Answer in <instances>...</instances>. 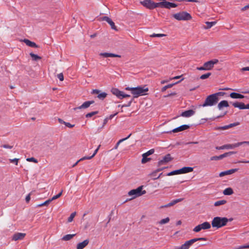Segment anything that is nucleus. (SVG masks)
I'll use <instances>...</instances> for the list:
<instances>
[{"instance_id": "nucleus-1", "label": "nucleus", "mask_w": 249, "mask_h": 249, "mask_svg": "<svg viewBox=\"0 0 249 249\" xmlns=\"http://www.w3.org/2000/svg\"><path fill=\"white\" fill-rule=\"evenodd\" d=\"M125 90H130L134 98H137L140 96H143L147 94L148 91V88L146 86H138L134 88H125Z\"/></svg>"}, {"instance_id": "nucleus-2", "label": "nucleus", "mask_w": 249, "mask_h": 249, "mask_svg": "<svg viewBox=\"0 0 249 249\" xmlns=\"http://www.w3.org/2000/svg\"><path fill=\"white\" fill-rule=\"evenodd\" d=\"M229 220L226 217H215L212 221V226L217 229L220 228L227 225Z\"/></svg>"}, {"instance_id": "nucleus-3", "label": "nucleus", "mask_w": 249, "mask_h": 249, "mask_svg": "<svg viewBox=\"0 0 249 249\" xmlns=\"http://www.w3.org/2000/svg\"><path fill=\"white\" fill-rule=\"evenodd\" d=\"M219 98L215 97L214 94L208 96L204 103L200 105L202 107H212L215 105L218 102Z\"/></svg>"}, {"instance_id": "nucleus-4", "label": "nucleus", "mask_w": 249, "mask_h": 249, "mask_svg": "<svg viewBox=\"0 0 249 249\" xmlns=\"http://www.w3.org/2000/svg\"><path fill=\"white\" fill-rule=\"evenodd\" d=\"M143 186H141L136 189H133L128 193V195L131 196L129 199L135 198L138 196H140L146 193L145 190H142Z\"/></svg>"}, {"instance_id": "nucleus-5", "label": "nucleus", "mask_w": 249, "mask_h": 249, "mask_svg": "<svg viewBox=\"0 0 249 249\" xmlns=\"http://www.w3.org/2000/svg\"><path fill=\"white\" fill-rule=\"evenodd\" d=\"M173 17L178 20H189L192 19L191 15L186 12H181L173 15Z\"/></svg>"}, {"instance_id": "nucleus-6", "label": "nucleus", "mask_w": 249, "mask_h": 249, "mask_svg": "<svg viewBox=\"0 0 249 249\" xmlns=\"http://www.w3.org/2000/svg\"><path fill=\"white\" fill-rule=\"evenodd\" d=\"M143 6L149 9H153L159 6V3H155L151 0H144L140 2Z\"/></svg>"}, {"instance_id": "nucleus-7", "label": "nucleus", "mask_w": 249, "mask_h": 249, "mask_svg": "<svg viewBox=\"0 0 249 249\" xmlns=\"http://www.w3.org/2000/svg\"><path fill=\"white\" fill-rule=\"evenodd\" d=\"M211 228V224L208 222H204L202 224H199L196 226L193 231L195 232H199L201 230H207Z\"/></svg>"}, {"instance_id": "nucleus-8", "label": "nucleus", "mask_w": 249, "mask_h": 249, "mask_svg": "<svg viewBox=\"0 0 249 249\" xmlns=\"http://www.w3.org/2000/svg\"><path fill=\"white\" fill-rule=\"evenodd\" d=\"M218 60L217 59H213V60L208 61L204 63V66L207 71H210L213 69L215 64H217Z\"/></svg>"}, {"instance_id": "nucleus-9", "label": "nucleus", "mask_w": 249, "mask_h": 249, "mask_svg": "<svg viewBox=\"0 0 249 249\" xmlns=\"http://www.w3.org/2000/svg\"><path fill=\"white\" fill-rule=\"evenodd\" d=\"M172 160L173 158L171 157L170 154H166L162 158L161 160L158 161V166H160L161 165L166 164L169 161H171Z\"/></svg>"}, {"instance_id": "nucleus-10", "label": "nucleus", "mask_w": 249, "mask_h": 249, "mask_svg": "<svg viewBox=\"0 0 249 249\" xmlns=\"http://www.w3.org/2000/svg\"><path fill=\"white\" fill-rule=\"evenodd\" d=\"M159 6L161 7L170 9L171 8H175L177 7L178 5L175 3L163 1L159 3Z\"/></svg>"}, {"instance_id": "nucleus-11", "label": "nucleus", "mask_w": 249, "mask_h": 249, "mask_svg": "<svg viewBox=\"0 0 249 249\" xmlns=\"http://www.w3.org/2000/svg\"><path fill=\"white\" fill-rule=\"evenodd\" d=\"M111 92L113 94L116 95L119 99H122L124 98V92L119 90L116 88H113L111 89Z\"/></svg>"}, {"instance_id": "nucleus-12", "label": "nucleus", "mask_w": 249, "mask_h": 249, "mask_svg": "<svg viewBox=\"0 0 249 249\" xmlns=\"http://www.w3.org/2000/svg\"><path fill=\"white\" fill-rule=\"evenodd\" d=\"M100 90L98 89H93L92 91V93L98 94L97 97L99 99H104L107 97V94L105 92H102L100 93Z\"/></svg>"}, {"instance_id": "nucleus-13", "label": "nucleus", "mask_w": 249, "mask_h": 249, "mask_svg": "<svg viewBox=\"0 0 249 249\" xmlns=\"http://www.w3.org/2000/svg\"><path fill=\"white\" fill-rule=\"evenodd\" d=\"M26 235L25 233L18 232L14 234L12 237V240L17 241L23 239Z\"/></svg>"}, {"instance_id": "nucleus-14", "label": "nucleus", "mask_w": 249, "mask_h": 249, "mask_svg": "<svg viewBox=\"0 0 249 249\" xmlns=\"http://www.w3.org/2000/svg\"><path fill=\"white\" fill-rule=\"evenodd\" d=\"M183 200V198H180L173 200L171 201L170 202H169V203H168L165 205L161 206L160 208H166V207L172 206L174 205H175L179 202L182 201Z\"/></svg>"}, {"instance_id": "nucleus-15", "label": "nucleus", "mask_w": 249, "mask_h": 249, "mask_svg": "<svg viewBox=\"0 0 249 249\" xmlns=\"http://www.w3.org/2000/svg\"><path fill=\"white\" fill-rule=\"evenodd\" d=\"M190 128V125L187 124H183L179 127H178L172 130V132L174 133H177L178 132H180L185 130H186Z\"/></svg>"}, {"instance_id": "nucleus-16", "label": "nucleus", "mask_w": 249, "mask_h": 249, "mask_svg": "<svg viewBox=\"0 0 249 249\" xmlns=\"http://www.w3.org/2000/svg\"><path fill=\"white\" fill-rule=\"evenodd\" d=\"M195 111L192 109L188 110L181 113V116L183 117L188 118L194 115Z\"/></svg>"}, {"instance_id": "nucleus-17", "label": "nucleus", "mask_w": 249, "mask_h": 249, "mask_svg": "<svg viewBox=\"0 0 249 249\" xmlns=\"http://www.w3.org/2000/svg\"><path fill=\"white\" fill-rule=\"evenodd\" d=\"M102 20L107 21L111 26V28L114 30H116V26L114 22L108 17H104L102 18Z\"/></svg>"}, {"instance_id": "nucleus-18", "label": "nucleus", "mask_w": 249, "mask_h": 249, "mask_svg": "<svg viewBox=\"0 0 249 249\" xmlns=\"http://www.w3.org/2000/svg\"><path fill=\"white\" fill-rule=\"evenodd\" d=\"M234 107L238 108L240 109H245L246 105L242 102H235L231 103Z\"/></svg>"}, {"instance_id": "nucleus-19", "label": "nucleus", "mask_w": 249, "mask_h": 249, "mask_svg": "<svg viewBox=\"0 0 249 249\" xmlns=\"http://www.w3.org/2000/svg\"><path fill=\"white\" fill-rule=\"evenodd\" d=\"M94 102L93 101H86L84 102L81 106L75 108L74 109L76 110V109L87 108L89 107L90 105L93 104Z\"/></svg>"}, {"instance_id": "nucleus-20", "label": "nucleus", "mask_w": 249, "mask_h": 249, "mask_svg": "<svg viewBox=\"0 0 249 249\" xmlns=\"http://www.w3.org/2000/svg\"><path fill=\"white\" fill-rule=\"evenodd\" d=\"M229 106V103L227 101L222 100L218 104L217 108L219 110H222L223 107H227Z\"/></svg>"}, {"instance_id": "nucleus-21", "label": "nucleus", "mask_w": 249, "mask_h": 249, "mask_svg": "<svg viewBox=\"0 0 249 249\" xmlns=\"http://www.w3.org/2000/svg\"><path fill=\"white\" fill-rule=\"evenodd\" d=\"M192 239L186 241L184 244L182 245L180 247L181 249H189L190 247L194 244Z\"/></svg>"}, {"instance_id": "nucleus-22", "label": "nucleus", "mask_w": 249, "mask_h": 249, "mask_svg": "<svg viewBox=\"0 0 249 249\" xmlns=\"http://www.w3.org/2000/svg\"><path fill=\"white\" fill-rule=\"evenodd\" d=\"M237 169H232L229 170H227L224 172H222L219 174L220 177H223L225 175H231L237 171Z\"/></svg>"}, {"instance_id": "nucleus-23", "label": "nucleus", "mask_w": 249, "mask_h": 249, "mask_svg": "<svg viewBox=\"0 0 249 249\" xmlns=\"http://www.w3.org/2000/svg\"><path fill=\"white\" fill-rule=\"evenodd\" d=\"M89 240L88 239H86L84 241L79 243L77 245V249H83L85 247H86L89 244Z\"/></svg>"}, {"instance_id": "nucleus-24", "label": "nucleus", "mask_w": 249, "mask_h": 249, "mask_svg": "<svg viewBox=\"0 0 249 249\" xmlns=\"http://www.w3.org/2000/svg\"><path fill=\"white\" fill-rule=\"evenodd\" d=\"M230 96L232 99H242L245 97L243 95L236 92L231 93Z\"/></svg>"}, {"instance_id": "nucleus-25", "label": "nucleus", "mask_w": 249, "mask_h": 249, "mask_svg": "<svg viewBox=\"0 0 249 249\" xmlns=\"http://www.w3.org/2000/svg\"><path fill=\"white\" fill-rule=\"evenodd\" d=\"M23 41L28 46L33 48H37L38 46L34 42H32L29 39H24Z\"/></svg>"}, {"instance_id": "nucleus-26", "label": "nucleus", "mask_w": 249, "mask_h": 249, "mask_svg": "<svg viewBox=\"0 0 249 249\" xmlns=\"http://www.w3.org/2000/svg\"><path fill=\"white\" fill-rule=\"evenodd\" d=\"M100 55L104 57H121V55L115 54L112 53H100Z\"/></svg>"}, {"instance_id": "nucleus-27", "label": "nucleus", "mask_w": 249, "mask_h": 249, "mask_svg": "<svg viewBox=\"0 0 249 249\" xmlns=\"http://www.w3.org/2000/svg\"><path fill=\"white\" fill-rule=\"evenodd\" d=\"M193 171V168L191 167H184L180 169L181 174H185L191 172Z\"/></svg>"}, {"instance_id": "nucleus-28", "label": "nucleus", "mask_w": 249, "mask_h": 249, "mask_svg": "<svg viewBox=\"0 0 249 249\" xmlns=\"http://www.w3.org/2000/svg\"><path fill=\"white\" fill-rule=\"evenodd\" d=\"M133 100V98L130 97V95L125 93V107H129Z\"/></svg>"}, {"instance_id": "nucleus-29", "label": "nucleus", "mask_w": 249, "mask_h": 249, "mask_svg": "<svg viewBox=\"0 0 249 249\" xmlns=\"http://www.w3.org/2000/svg\"><path fill=\"white\" fill-rule=\"evenodd\" d=\"M100 146H101L100 145H99L98 146V147L96 148V149L94 151V152L92 154V156H85V157L82 158V160H90V159H92L97 154V153L98 152V151Z\"/></svg>"}, {"instance_id": "nucleus-30", "label": "nucleus", "mask_w": 249, "mask_h": 249, "mask_svg": "<svg viewBox=\"0 0 249 249\" xmlns=\"http://www.w3.org/2000/svg\"><path fill=\"white\" fill-rule=\"evenodd\" d=\"M223 193L224 195L229 196L232 195L233 193V191L232 188L229 187L225 189L224 190Z\"/></svg>"}, {"instance_id": "nucleus-31", "label": "nucleus", "mask_w": 249, "mask_h": 249, "mask_svg": "<svg viewBox=\"0 0 249 249\" xmlns=\"http://www.w3.org/2000/svg\"><path fill=\"white\" fill-rule=\"evenodd\" d=\"M236 153V152H234V151H231V152L225 153L223 154H222V155H220V156H219V159L220 160H221L225 157L231 156L232 154H235Z\"/></svg>"}, {"instance_id": "nucleus-32", "label": "nucleus", "mask_w": 249, "mask_h": 249, "mask_svg": "<svg viewBox=\"0 0 249 249\" xmlns=\"http://www.w3.org/2000/svg\"><path fill=\"white\" fill-rule=\"evenodd\" d=\"M75 235V234H67L66 235H64L62 238V240L63 241H69L72 239L74 236Z\"/></svg>"}, {"instance_id": "nucleus-33", "label": "nucleus", "mask_w": 249, "mask_h": 249, "mask_svg": "<svg viewBox=\"0 0 249 249\" xmlns=\"http://www.w3.org/2000/svg\"><path fill=\"white\" fill-rule=\"evenodd\" d=\"M231 144H227L223 145L220 147H216V149H218V150L224 149H231Z\"/></svg>"}, {"instance_id": "nucleus-34", "label": "nucleus", "mask_w": 249, "mask_h": 249, "mask_svg": "<svg viewBox=\"0 0 249 249\" xmlns=\"http://www.w3.org/2000/svg\"><path fill=\"white\" fill-rule=\"evenodd\" d=\"M30 55L32 57L33 60L34 61H37L38 60H40L41 59V57L40 56L37 55V54H35L32 53H30Z\"/></svg>"}, {"instance_id": "nucleus-35", "label": "nucleus", "mask_w": 249, "mask_h": 249, "mask_svg": "<svg viewBox=\"0 0 249 249\" xmlns=\"http://www.w3.org/2000/svg\"><path fill=\"white\" fill-rule=\"evenodd\" d=\"M226 202L227 201L225 200H220L215 202L214 203V205L215 206H218L220 205H224L226 204Z\"/></svg>"}, {"instance_id": "nucleus-36", "label": "nucleus", "mask_w": 249, "mask_h": 249, "mask_svg": "<svg viewBox=\"0 0 249 249\" xmlns=\"http://www.w3.org/2000/svg\"><path fill=\"white\" fill-rule=\"evenodd\" d=\"M178 174H181V171H180V169H178V170H174L173 171L169 172L167 174V176H170L178 175Z\"/></svg>"}, {"instance_id": "nucleus-37", "label": "nucleus", "mask_w": 249, "mask_h": 249, "mask_svg": "<svg viewBox=\"0 0 249 249\" xmlns=\"http://www.w3.org/2000/svg\"><path fill=\"white\" fill-rule=\"evenodd\" d=\"M206 24L207 25V27H205V29H209L211 28L212 26L214 25L216 23V21H212V22H209L207 21L206 22Z\"/></svg>"}, {"instance_id": "nucleus-38", "label": "nucleus", "mask_w": 249, "mask_h": 249, "mask_svg": "<svg viewBox=\"0 0 249 249\" xmlns=\"http://www.w3.org/2000/svg\"><path fill=\"white\" fill-rule=\"evenodd\" d=\"M154 151L155 150L154 149H151L148 151L147 152H146V153H143L142 155H143L145 157H148L153 154L154 153Z\"/></svg>"}, {"instance_id": "nucleus-39", "label": "nucleus", "mask_w": 249, "mask_h": 249, "mask_svg": "<svg viewBox=\"0 0 249 249\" xmlns=\"http://www.w3.org/2000/svg\"><path fill=\"white\" fill-rule=\"evenodd\" d=\"M169 221V218L166 217L165 218L161 219L160 221L159 222V223L160 225H162L168 223Z\"/></svg>"}, {"instance_id": "nucleus-40", "label": "nucleus", "mask_w": 249, "mask_h": 249, "mask_svg": "<svg viewBox=\"0 0 249 249\" xmlns=\"http://www.w3.org/2000/svg\"><path fill=\"white\" fill-rule=\"evenodd\" d=\"M211 75V73L208 72V73H205V74H202V75H201L200 77V78L202 80L206 79L209 78Z\"/></svg>"}, {"instance_id": "nucleus-41", "label": "nucleus", "mask_w": 249, "mask_h": 249, "mask_svg": "<svg viewBox=\"0 0 249 249\" xmlns=\"http://www.w3.org/2000/svg\"><path fill=\"white\" fill-rule=\"evenodd\" d=\"M76 215V212H73L71 213L70 216V217L68 219V222H71L72 221L74 217H75Z\"/></svg>"}, {"instance_id": "nucleus-42", "label": "nucleus", "mask_w": 249, "mask_h": 249, "mask_svg": "<svg viewBox=\"0 0 249 249\" xmlns=\"http://www.w3.org/2000/svg\"><path fill=\"white\" fill-rule=\"evenodd\" d=\"M173 85H174V84H170L166 85V86H164L163 87H162L161 90L162 92H163V91H165L167 89L172 88Z\"/></svg>"}, {"instance_id": "nucleus-43", "label": "nucleus", "mask_w": 249, "mask_h": 249, "mask_svg": "<svg viewBox=\"0 0 249 249\" xmlns=\"http://www.w3.org/2000/svg\"><path fill=\"white\" fill-rule=\"evenodd\" d=\"M142 163H145L149 161L150 160V158H147V157H145L143 155H142Z\"/></svg>"}, {"instance_id": "nucleus-44", "label": "nucleus", "mask_w": 249, "mask_h": 249, "mask_svg": "<svg viewBox=\"0 0 249 249\" xmlns=\"http://www.w3.org/2000/svg\"><path fill=\"white\" fill-rule=\"evenodd\" d=\"M241 145H242L241 142H238L235 143L233 144H231V149H233V148L237 147Z\"/></svg>"}, {"instance_id": "nucleus-45", "label": "nucleus", "mask_w": 249, "mask_h": 249, "mask_svg": "<svg viewBox=\"0 0 249 249\" xmlns=\"http://www.w3.org/2000/svg\"><path fill=\"white\" fill-rule=\"evenodd\" d=\"M192 240L194 241L193 243H194L197 241H206L207 238H205V237H200V238L192 239Z\"/></svg>"}, {"instance_id": "nucleus-46", "label": "nucleus", "mask_w": 249, "mask_h": 249, "mask_svg": "<svg viewBox=\"0 0 249 249\" xmlns=\"http://www.w3.org/2000/svg\"><path fill=\"white\" fill-rule=\"evenodd\" d=\"M98 111H93V112L89 113L86 114V117L87 118L91 117L93 116V115L97 114L98 113Z\"/></svg>"}, {"instance_id": "nucleus-47", "label": "nucleus", "mask_w": 249, "mask_h": 249, "mask_svg": "<svg viewBox=\"0 0 249 249\" xmlns=\"http://www.w3.org/2000/svg\"><path fill=\"white\" fill-rule=\"evenodd\" d=\"M63 190H61V191L57 195L54 196L52 198L51 200L53 201V200L56 199L59 197H60L62 194Z\"/></svg>"}, {"instance_id": "nucleus-48", "label": "nucleus", "mask_w": 249, "mask_h": 249, "mask_svg": "<svg viewBox=\"0 0 249 249\" xmlns=\"http://www.w3.org/2000/svg\"><path fill=\"white\" fill-rule=\"evenodd\" d=\"M165 36L166 35L165 34H153L151 35L150 36L151 37H160L164 36Z\"/></svg>"}, {"instance_id": "nucleus-49", "label": "nucleus", "mask_w": 249, "mask_h": 249, "mask_svg": "<svg viewBox=\"0 0 249 249\" xmlns=\"http://www.w3.org/2000/svg\"><path fill=\"white\" fill-rule=\"evenodd\" d=\"M10 162L15 163L16 165H18L19 160L18 159L15 158L13 159H9Z\"/></svg>"}, {"instance_id": "nucleus-50", "label": "nucleus", "mask_w": 249, "mask_h": 249, "mask_svg": "<svg viewBox=\"0 0 249 249\" xmlns=\"http://www.w3.org/2000/svg\"><path fill=\"white\" fill-rule=\"evenodd\" d=\"M26 160L28 161L34 162L35 163H37V162H38L37 160L35 158H33V157L27 158L26 159Z\"/></svg>"}, {"instance_id": "nucleus-51", "label": "nucleus", "mask_w": 249, "mask_h": 249, "mask_svg": "<svg viewBox=\"0 0 249 249\" xmlns=\"http://www.w3.org/2000/svg\"><path fill=\"white\" fill-rule=\"evenodd\" d=\"M225 94V92H218L214 93V95L217 98H218L219 96H223Z\"/></svg>"}, {"instance_id": "nucleus-52", "label": "nucleus", "mask_w": 249, "mask_h": 249, "mask_svg": "<svg viewBox=\"0 0 249 249\" xmlns=\"http://www.w3.org/2000/svg\"><path fill=\"white\" fill-rule=\"evenodd\" d=\"M57 78L61 81H63L64 80V76L62 73H59L57 74Z\"/></svg>"}, {"instance_id": "nucleus-53", "label": "nucleus", "mask_w": 249, "mask_h": 249, "mask_svg": "<svg viewBox=\"0 0 249 249\" xmlns=\"http://www.w3.org/2000/svg\"><path fill=\"white\" fill-rule=\"evenodd\" d=\"M124 141V138H123V139H122L121 140H120L117 143H116V146L115 147V149H117L118 146H119V145L120 144V143H121V142H123Z\"/></svg>"}, {"instance_id": "nucleus-54", "label": "nucleus", "mask_w": 249, "mask_h": 249, "mask_svg": "<svg viewBox=\"0 0 249 249\" xmlns=\"http://www.w3.org/2000/svg\"><path fill=\"white\" fill-rule=\"evenodd\" d=\"M230 128L229 124L227 125H225L224 126L219 127L217 128V129H222L225 130Z\"/></svg>"}, {"instance_id": "nucleus-55", "label": "nucleus", "mask_w": 249, "mask_h": 249, "mask_svg": "<svg viewBox=\"0 0 249 249\" xmlns=\"http://www.w3.org/2000/svg\"><path fill=\"white\" fill-rule=\"evenodd\" d=\"M66 126L69 127V128H72L74 127V124H71L69 123H67L65 122V124H64Z\"/></svg>"}, {"instance_id": "nucleus-56", "label": "nucleus", "mask_w": 249, "mask_h": 249, "mask_svg": "<svg viewBox=\"0 0 249 249\" xmlns=\"http://www.w3.org/2000/svg\"><path fill=\"white\" fill-rule=\"evenodd\" d=\"M196 69L199 71H207L206 68L204 66V64H203V66L202 67H197Z\"/></svg>"}, {"instance_id": "nucleus-57", "label": "nucleus", "mask_w": 249, "mask_h": 249, "mask_svg": "<svg viewBox=\"0 0 249 249\" xmlns=\"http://www.w3.org/2000/svg\"><path fill=\"white\" fill-rule=\"evenodd\" d=\"M52 201L51 199H49L43 202V204L44 206L48 205Z\"/></svg>"}, {"instance_id": "nucleus-58", "label": "nucleus", "mask_w": 249, "mask_h": 249, "mask_svg": "<svg viewBox=\"0 0 249 249\" xmlns=\"http://www.w3.org/2000/svg\"><path fill=\"white\" fill-rule=\"evenodd\" d=\"M2 147H3L4 148H8V149H11L13 147V146L9 145L7 144H3L1 146Z\"/></svg>"}, {"instance_id": "nucleus-59", "label": "nucleus", "mask_w": 249, "mask_h": 249, "mask_svg": "<svg viewBox=\"0 0 249 249\" xmlns=\"http://www.w3.org/2000/svg\"><path fill=\"white\" fill-rule=\"evenodd\" d=\"M249 248V244L245 245V246H241L238 247V249H247Z\"/></svg>"}, {"instance_id": "nucleus-60", "label": "nucleus", "mask_w": 249, "mask_h": 249, "mask_svg": "<svg viewBox=\"0 0 249 249\" xmlns=\"http://www.w3.org/2000/svg\"><path fill=\"white\" fill-rule=\"evenodd\" d=\"M238 124H239V123L237 122V123H232V124H229V126L230 128H231L233 126H236Z\"/></svg>"}, {"instance_id": "nucleus-61", "label": "nucleus", "mask_w": 249, "mask_h": 249, "mask_svg": "<svg viewBox=\"0 0 249 249\" xmlns=\"http://www.w3.org/2000/svg\"><path fill=\"white\" fill-rule=\"evenodd\" d=\"M211 160H220V159H219V156H213V157H212L211 158Z\"/></svg>"}, {"instance_id": "nucleus-62", "label": "nucleus", "mask_w": 249, "mask_h": 249, "mask_svg": "<svg viewBox=\"0 0 249 249\" xmlns=\"http://www.w3.org/2000/svg\"><path fill=\"white\" fill-rule=\"evenodd\" d=\"M30 194H29L28 196H26L25 200L26 202H29L30 200Z\"/></svg>"}, {"instance_id": "nucleus-63", "label": "nucleus", "mask_w": 249, "mask_h": 249, "mask_svg": "<svg viewBox=\"0 0 249 249\" xmlns=\"http://www.w3.org/2000/svg\"><path fill=\"white\" fill-rule=\"evenodd\" d=\"M248 8H249V4L246 5L245 6H244V7H243L242 9H241V10L242 11H245L246 10V9H247Z\"/></svg>"}, {"instance_id": "nucleus-64", "label": "nucleus", "mask_w": 249, "mask_h": 249, "mask_svg": "<svg viewBox=\"0 0 249 249\" xmlns=\"http://www.w3.org/2000/svg\"><path fill=\"white\" fill-rule=\"evenodd\" d=\"M241 71H249V67H246L243 68L241 69Z\"/></svg>"}]
</instances>
